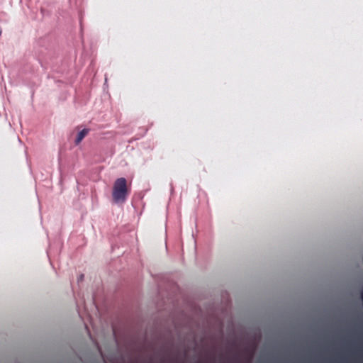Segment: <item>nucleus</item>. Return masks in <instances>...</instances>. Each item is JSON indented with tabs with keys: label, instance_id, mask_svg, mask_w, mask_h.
<instances>
[{
	"label": "nucleus",
	"instance_id": "1",
	"mask_svg": "<svg viewBox=\"0 0 363 363\" xmlns=\"http://www.w3.org/2000/svg\"><path fill=\"white\" fill-rule=\"evenodd\" d=\"M129 194V190L127 186V180L121 177L117 179L113 186L112 198L115 203H124Z\"/></svg>",
	"mask_w": 363,
	"mask_h": 363
},
{
	"label": "nucleus",
	"instance_id": "2",
	"mask_svg": "<svg viewBox=\"0 0 363 363\" xmlns=\"http://www.w3.org/2000/svg\"><path fill=\"white\" fill-rule=\"evenodd\" d=\"M89 133V129L88 128H84L83 130H82L81 131L79 132V133L77 134V136L74 140V143L76 145H79L82 141V140L87 135V134Z\"/></svg>",
	"mask_w": 363,
	"mask_h": 363
},
{
	"label": "nucleus",
	"instance_id": "3",
	"mask_svg": "<svg viewBox=\"0 0 363 363\" xmlns=\"http://www.w3.org/2000/svg\"><path fill=\"white\" fill-rule=\"evenodd\" d=\"M84 278V274H81L79 279V281H82Z\"/></svg>",
	"mask_w": 363,
	"mask_h": 363
},
{
	"label": "nucleus",
	"instance_id": "4",
	"mask_svg": "<svg viewBox=\"0 0 363 363\" xmlns=\"http://www.w3.org/2000/svg\"><path fill=\"white\" fill-rule=\"evenodd\" d=\"M1 33H2V30H1V28H0V35H1Z\"/></svg>",
	"mask_w": 363,
	"mask_h": 363
}]
</instances>
